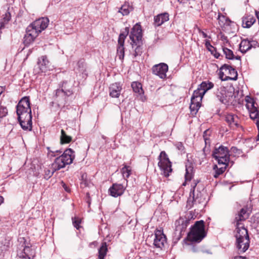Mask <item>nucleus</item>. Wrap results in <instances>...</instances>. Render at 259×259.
Instances as JSON below:
<instances>
[{
    "instance_id": "nucleus-54",
    "label": "nucleus",
    "mask_w": 259,
    "mask_h": 259,
    "mask_svg": "<svg viewBox=\"0 0 259 259\" xmlns=\"http://www.w3.org/2000/svg\"><path fill=\"white\" fill-rule=\"evenodd\" d=\"M61 183H62V186L63 188H64V190L65 191H66L67 192H68V193L70 192L71 190H70V189L69 188V187L63 182H62Z\"/></svg>"
},
{
    "instance_id": "nucleus-49",
    "label": "nucleus",
    "mask_w": 259,
    "mask_h": 259,
    "mask_svg": "<svg viewBox=\"0 0 259 259\" xmlns=\"http://www.w3.org/2000/svg\"><path fill=\"white\" fill-rule=\"evenodd\" d=\"M205 46L207 50L211 53L214 50L213 48H215L213 47L209 40H205Z\"/></svg>"
},
{
    "instance_id": "nucleus-23",
    "label": "nucleus",
    "mask_w": 259,
    "mask_h": 259,
    "mask_svg": "<svg viewBox=\"0 0 259 259\" xmlns=\"http://www.w3.org/2000/svg\"><path fill=\"white\" fill-rule=\"evenodd\" d=\"M66 165L67 164H66L64 159L59 156L55 158L54 162L51 165V167L52 169H54V171H56L65 167Z\"/></svg>"
},
{
    "instance_id": "nucleus-11",
    "label": "nucleus",
    "mask_w": 259,
    "mask_h": 259,
    "mask_svg": "<svg viewBox=\"0 0 259 259\" xmlns=\"http://www.w3.org/2000/svg\"><path fill=\"white\" fill-rule=\"evenodd\" d=\"M130 38L131 43H136L137 41H142V30L140 25L137 23L132 29Z\"/></svg>"
},
{
    "instance_id": "nucleus-33",
    "label": "nucleus",
    "mask_w": 259,
    "mask_h": 259,
    "mask_svg": "<svg viewBox=\"0 0 259 259\" xmlns=\"http://www.w3.org/2000/svg\"><path fill=\"white\" fill-rule=\"evenodd\" d=\"M72 137L68 135L64 130H61L60 136V143L61 144H68L71 142Z\"/></svg>"
},
{
    "instance_id": "nucleus-64",
    "label": "nucleus",
    "mask_w": 259,
    "mask_h": 259,
    "mask_svg": "<svg viewBox=\"0 0 259 259\" xmlns=\"http://www.w3.org/2000/svg\"><path fill=\"white\" fill-rule=\"evenodd\" d=\"M84 175H82V176H81V178H82V179L83 180L84 179Z\"/></svg>"
},
{
    "instance_id": "nucleus-59",
    "label": "nucleus",
    "mask_w": 259,
    "mask_h": 259,
    "mask_svg": "<svg viewBox=\"0 0 259 259\" xmlns=\"http://www.w3.org/2000/svg\"><path fill=\"white\" fill-rule=\"evenodd\" d=\"M233 259H247L246 257H243L241 256H235Z\"/></svg>"
},
{
    "instance_id": "nucleus-22",
    "label": "nucleus",
    "mask_w": 259,
    "mask_h": 259,
    "mask_svg": "<svg viewBox=\"0 0 259 259\" xmlns=\"http://www.w3.org/2000/svg\"><path fill=\"white\" fill-rule=\"evenodd\" d=\"M168 20L169 14L167 13L158 14L154 18V25L156 27L160 26Z\"/></svg>"
},
{
    "instance_id": "nucleus-35",
    "label": "nucleus",
    "mask_w": 259,
    "mask_h": 259,
    "mask_svg": "<svg viewBox=\"0 0 259 259\" xmlns=\"http://www.w3.org/2000/svg\"><path fill=\"white\" fill-rule=\"evenodd\" d=\"M131 45H132L133 47H134V46H137L135 50V53H134V56L135 57H136L138 56H141L143 52V48L142 47V46L143 45V42L137 41L136 43H131Z\"/></svg>"
},
{
    "instance_id": "nucleus-51",
    "label": "nucleus",
    "mask_w": 259,
    "mask_h": 259,
    "mask_svg": "<svg viewBox=\"0 0 259 259\" xmlns=\"http://www.w3.org/2000/svg\"><path fill=\"white\" fill-rule=\"evenodd\" d=\"M80 223L81 221L79 219H76V218H74V219H73V225L74 227L77 230H78L80 228L79 224Z\"/></svg>"
},
{
    "instance_id": "nucleus-39",
    "label": "nucleus",
    "mask_w": 259,
    "mask_h": 259,
    "mask_svg": "<svg viewBox=\"0 0 259 259\" xmlns=\"http://www.w3.org/2000/svg\"><path fill=\"white\" fill-rule=\"evenodd\" d=\"M224 166L218 168L217 165H214L213 166V169H215V174L213 175V177L215 178H218L220 175L222 174L226 169L227 166L229 165V163H226V164H223Z\"/></svg>"
},
{
    "instance_id": "nucleus-56",
    "label": "nucleus",
    "mask_w": 259,
    "mask_h": 259,
    "mask_svg": "<svg viewBox=\"0 0 259 259\" xmlns=\"http://www.w3.org/2000/svg\"><path fill=\"white\" fill-rule=\"evenodd\" d=\"M199 32L202 35V36L204 38H206V37H208L209 38H210V36H208L206 33H205L204 31H203L201 29H199Z\"/></svg>"
},
{
    "instance_id": "nucleus-55",
    "label": "nucleus",
    "mask_w": 259,
    "mask_h": 259,
    "mask_svg": "<svg viewBox=\"0 0 259 259\" xmlns=\"http://www.w3.org/2000/svg\"><path fill=\"white\" fill-rule=\"evenodd\" d=\"M222 19H224V20H225L226 21H230L228 18H226L224 16L222 15L221 13H219L218 17V19L219 20V22L222 21Z\"/></svg>"
},
{
    "instance_id": "nucleus-27",
    "label": "nucleus",
    "mask_w": 259,
    "mask_h": 259,
    "mask_svg": "<svg viewBox=\"0 0 259 259\" xmlns=\"http://www.w3.org/2000/svg\"><path fill=\"white\" fill-rule=\"evenodd\" d=\"M186 174L185 179L187 181H190L193 175V167L192 162L188 160L186 163Z\"/></svg>"
},
{
    "instance_id": "nucleus-45",
    "label": "nucleus",
    "mask_w": 259,
    "mask_h": 259,
    "mask_svg": "<svg viewBox=\"0 0 259 259\" xmlns=\"http://www.w3.org/2000/svg\"><path fill=\"white\" fill-rule=\"evenodd\" d=\"M230 152H231V155L233 154L234 156H239L240 155L242 154V151L241 150L238 149L236 147H232L231 148Z\"/></svg>"
},
{
    "instance_id": "nucleus-8",
    "label": "nucleus",
    "mask_w": 259,
    "mask_h": 259,
    "mask_svg": "<svg viewBox=\"0 0 259 259\" xmlns=\"http://www.w3.org/2000/svg\"><path fill=\"white\" fill-rule=\"evenodd\" d=\"M158 166L165 177H168L172 171L171 162L164 151H161L158 157Z\"/></svg>"
},
{
    "instance_id": "nucleus-60",
    "label": "nucleus",
    "mask_w": 259,
    "mask_h": 259,
    "mask_svg": "<svg viewBox=\"0 0 259 259\" xmlns=\"http://www.w3.org/2000/svg\"><path fill=\"white\" fill-rule=\"evenodd\" d=\"M5 91V88L2 86H0V96Z\"/></svg>"
},
{
    "instance_id": "nucleus-6",
    "label": "nucleus",
    "mask_w": 259,
    "mask_h": 259,
    "mask_svg": "<svg viewBox=\"0 0 259 259\" xmlns=\"http://www.w3.org/2000/svg\"><path fill=\"white\" fill-rule=\"evenodd\" d=\"M216 96L218 99L225 105H234L237 102L234 91L227 90L224 87H221L218 90Z\"/></svg>"
},
{
    "instance_id": "nucleus-7",
    "label": "nucleus",
    "mask_w": 259,
    "mask_h": 259,
    "mask_svg": "<svg viewBox=\"0 0 259 259\" xmlns=\"http://www.w3.org/2000/svg\"><path fill=\"white\" fill-rule=\"evenodd\" d=\"M229 150L227 147L220 145L215 147L212 154V156L217 161L219 164H226L230 162Z\"/></svg>"
},
{
    "instance_id": "nucleus-52",
    "label": "nucleus",
    "mask_w": 259,
    "mask_h": 259,
    "mask_svg": "<svg viewBox=\"0 0 259 259\" xmlns=\"http://www.w3.org/2000/svg\"><path fill=\"white\" fill-rule=\"evenodd\" d=\"M224 70L221 69V68H220V72H219V77L220 78L223 80V81H227V80H226V77H227V76H226L225 75L224 72L223 71Z\"/></svg>"
},
{
    "instance_id": "nucleus-2",
    "label": "nucleus",
    "mask_w": 259,
    "mask_h": 259,
    "mask_svg": "<svg viewBox=\"0 0 259 259\" xmlns=\"http://www.w3.org/2000/svg\"><path fill=\"white\" fill-rule=\"evenodd\" d=\"M49 20L47 18H41L33 21L26 28V34L23 38V44L26 47L31 44L42 30L48 26Z\"/></svg>"
},
{
    "instance_id": "nucleus-36",
    "label": "nucleus",
    "mask_w": 259,
    "mask_h": 259,
    "mask_svg": "<svg viewBox=\"0 0 259 259\" xmlns=\"http://www.w3.org/2000/svg\"><path fill=\"white\" fill-rule=\"evenodd\" d=\"M201 106L200 102L198 101L194 100V102L191 101V104L190 105V109L191 110V114H196L198 112L200 107Z\"/></svg>"
},
{
    "instance_id": "nucleus-24",
    "label": "nucleus",
    "mask_w": 259,
    "mask_h": 259,
    "mask_svg": "<svg viewBox=\"0 0 259 259\" xmlns=\"http://www.w3.org/2000/svg\"><path fill=\"white\" fill-rule=\"evenodd\" d=\"M250 112V117L251 119H256V124L258 130V135L257 136L256 141H259V116L258 111L255 106L252 108L247 109Z\"/></svg>"
},
{
    "instance_id": "nucleus-12",
    "label": "nucleus",
    "mask_w": 259,
    "mask_h": 259,
    "mask_svg": "<svg viewBox=\"0 0 259 259\" xmlns=\"http://www.w3.org/2000/svg\"><path fill=\"white\" fill-rule=\"evenodd\" d=\"M155 238L154 239V245L156 248L162 249L166 244V236L161 230H156L155 232Z\"/></svg>"
},
{
    "instance_id": "nucleus-28",
    "label": "nucleus",
    "mask_w": 259,
    "mask_h": 259,
    "mask_svg": "<svg viewBox=\"0 0 259 259\" xmlns=\"http://www.w3.org/2000/svg\"><path fill=\"white\" fill-rule=\"evenodd\" d=\"M132 10V7L128 3L125 2L119 9L118 12L121 13L122 16H126L128 15Z\"/></svg>"
},
{
    "instance_id": "nucleus-53",
    "label": "nucleus",
    "mask_w": 259,
    "mask_h": 259,
    "mask_svg": "<svg viewBox=\"0 0 259 259\" xmlns=\"http://www.w3.org/2000/svg\"><path fill=\"white\" fill-rule=\"evenodd\" d=\"M213 51L211 52V54L215 58L218 59L221 56V54L217 51L216 48H213Z\"/></svg>"
},
{
    "instance_id": "nucleus-4",
    "label": "nucleus",
    "mask_w": 259,
    "mask_h": 259,
    "mask_svg": "<svg viewBox=\"0 0 259 259\" xmlns=\"http://www.w3.org/2000/svg\"><path fill=\"white\" fill-rule=\"evenodd\" d=\"M236 233L235 246L238 253L245 252L249 248L250 245L249 237L247 230L244 226L236 228Z\"/></svg>"
},
{
    "instance_id": "nucleus-17",
    "label": "nucleus",
    "mask_w": 259,
    "mask_h": 259,
    "mask_svg": "<svg viewBox=\"0 0 259 259\" xmlns=\"http://www.w3.org/2000/svg\"><path fill=\"white\" fill-rule=\"evenodd\" d=\"M37 65L41 72H46L50 70V63L47 56H42L37 60Z\"/></svg>"
},
{
    "instance_id": "nucleus-20",
    "label": "nucleus",
    "mask_w": 259,
    "mask_h": 259,
    "mask_svg": "<svg viewBox=\"0 0 259 259\" xmlns=\"http://www.w3.org/2000/svg\"><path fill=\"white\" fill-rule=\"evenodd\" d=\"M122 86L118 82H115L110 85L109 87L110 96L112 98H118L120 95Z\"/></svg>"
},
{
    "instance_id": "nucleus-38",
    "label": "nucleus",
    "mask_w": 259,
    "mask_h": 259,
    "mask_svg": "<svg viewBox=\"0 0 259 259\" xmlns=\"http://www.w3.org/2000/svg\"><path fill=\"white\" fill-rule=\"evenodd\" d=\"M76 70L78 72L82 73L83 74L85 72V64L84 60L83 59H80L77 63V67Z\"/></svg>"
},
{
    "instance_id": "nucleus-15",
    "label": "nucleus",
    "mask_w": 259,
    "mask_h": 259,
    "mask_svg": "<svg viewBox=\"0 0 259 259\" xmlns=\"http://www.w3.org/2000/svg\"><path fill=\"white\" fill-rule=\"evenodd\" d=\"M125 190V187L120 184L114 183L109 189V193L111 196L117 197L122 195Z\"/></svg>"
},
{
    "instance_id": "nucleus-32",
    "label": "nucleus",
    "mask_w": 259,
    "mask_h": 259,
    "mask_svg": "<svg viewBox=\"0 0 259 259\" xmlns=\"http://www.w3.org/2000/svg\"><path fill=\"white\" fill-rule=\"evenodd\" d=\"M204 94H203V91L198 88V89L193 92V96L191 99V101L194 102V100H195L201 102Z\"/></svg>"
},
{
    "instance_id": "nucleus-10",
    "label": "nucleus",
    "mask_w": 259,
    "mask_h": 259,
    "mask_svg": "<svg viewBox=\"0 0 259 259\" xmlns=\"http://www.w3.org/2000/svg\"><path fill=\"white\" fill-rule=\"evenodd\" d=\"M129 33V28L126 27L124 31L120 33L118 39V46L117 48V54L120 60H123L124 56V40Z\"/></svg>"
},
{
    "instance_id": "nucleus-58",
    "label": "nucleus",
    "mask_w": 259,
    "mask_h": 259,
    "mask_svg": "<svg viewBox=\"0 0 259 259\" xmlns=\"http://www.w3.org/2000/svg\"><path fill=\"white\" fill-rule=\"evenodd\" d=\"M251 44L252 45V48H255L257 45L258 42L255 40H250Z\"/></svg>"
},
{
    "instance_id": "nucleus-63",
    "label": "nucleus",
    "mask_w": 259,
    "mask_h": 259,
    "mask_svg": "<svg viewBox=\"0 0 259 259\" xmlns=\"http://www.w3.org/2000/svg\"><path fill=\"white\" fill-rule=\"evenodd\" d=\"M81 184H84V186H87V181L85 180L83 181V182L81 183Z\"/></svg>"
},
{
    "instance_id": "nucleus-43",
    "label": "nucleus",
    "mask_w": 259,
    "mask_h": 259,
    "mask_svg": "<svg viewBox=\"0 0 259 259\" xmlns=\"http://www.w3.org/2000/svg\"><path fill=\"white\" fill-rule=\"evenodd\" d=\"M48 150V155L50 158L54 157L56 156L57 155H59L62 153V151L60 150H55V149H51V147H47Z\"/></svg>"
},
{
    "instance_id": "nucleus-50",
    "label": "nucleus",
    "mask_w": 259,
    "mask_h": 259,
    "mask_svg": "<svg viewBox=\"0 0 259 259\" xmlns=\"http://www.w3.org/2000/svg\"><path fill=\"white\" fill-rule=\"evenodd\" d=\"M208 131L206 130L204 131L203 133V139L205 142V146H206L207 145H210V139L207 137V133Z\"/></svg>"
},
{
    "instance_id": "nucleus-62",
    "label": "nucleus",
    "mask_w": 259,
    "mask_h": 259,
    "mask_svg": "<svg viewBox=\"0 0 259 259\" xmlns=\"http://www.w3.org/2000/svg\"><path fill=\"white\" fill-rule=\"evenodd\" d=\"M4 202V198L2 196H0V205Z\"/></svg>"
},
{
    "instance_id": "nucleus-48",
    "label": "nucleus",
    "mask_w": 259,
    "mask_h": 259,
    "mask_svg": "<svg viewBox=\"0 0 259 259\" xmlns=\"http://www.w3.org/2000/svg\"><path fill=\"white\" fill-rule=\"evenodd\" d=\"M8 114V109L6 107L0 106V118H3Z\"/></svg>"
},
{
    "instance_id": "nucleus-19",
    "label": "nucleus",
    "mask_w": 259,
    "mask_h": 259,
    "mask_svg": "<svg viewBox=\"0 0 259 259\" xmlns=\"http://www.w3.org/2000/svg\"><path fill=\"white\" fill-rule=\"evenodd\" d=\"M225 120L231 128H234L239 126L238 118L237 116L233 114L229 113L226 114L225 116Z\"/></svg>"
},
{
    "instance_id": "nucleus-13",
    "label": "nucleus",
    "mask_w": 259,
    "mask_h": 259,
    "mask_svg": "<svg viewBox=\"0 0 259 259\" xmlns=\"http://www.w3.org/2000/svg\"><path fill=\"white\" fill-rule=\"evenodd\" d=\"M168 65L164 63H161L155 65L152 68V72L158 76L160 78H165L166 76V73L168 71Z\"/></svg>"
},
{
    "instance_id": "nucleus-61",
    "label": "nucleus",
    "mask_w": 259,
    "mask_h": 259,
    "mask_svg": "<svg viewBox=\"0 0 259 259\" xmlns=\"http://www.w3.org/2000/svg\"><path fill=\"white\" fill-rule=\"evenodd\" d=\"M234 59L238 60H241V57L239 56H235L234 55Z\"/></svg>"
},
{
    "instance_id": "nucleus-40",
    "label": "nucleus",
    "mask_w": 259,
    "mask_h": 259,
    "mask_svg": "<svg viewBox=\"0 0 259 259\" xmlns=\"http://www.w3.org/2000/svg\"><path fill=\"white\" fill-rule=\"evenodd\" d=\"M132 169L130 166L124 165L121 169V172L124 179L128 178L131 175Z\"/></svg>"
},
{
    "instance_id": "nucleus-5",
    "label": "nucleus",
    "mask_w": 259,
    "mask_h": 259,
    "mask_svg": "<svg viewBox=\"0 0 259 259\" xmlns=\"http://www.w3.org/2000/svg\"><path fill=\"white\" fill-rule=\"evenodd\" d=\"M206 236L205 231L204 222L203 220L196 221L190 228L187 239L192 242L199 243Z\"/></svg>"
},
{
    "instance_id": "nucleus-26",
    "label": "nucleus",
    "mask_w": 259,
    "mask_h": 259,
    "mask_svg": "<svg viewBox=\"0 0 259 259\" xmlns=\"http://www.w3.org/2000/svg\"><path fill=\"white\" fill-rule=\"evenodd\" d=\"M252 48V45L250 40L248 39H244L241 40L239 45V50L241 53L245 54Z\"/></svg>"
},
{
    "instance_id": "nucleus-37",
    "label": "nucleus",
    "mask_w": 259,
    "mask_h": 259,
    "mask_svg": "<svg viewBox=\"0 0 259 259\" xmlns=\"http://www.w3.org/2000/svg\"><path fill=\"white\" fill-rule=\"evenodd\" d=\"M131 86L135 93H138L139 95L143 94L144 91L141 83L135 81L132 82Z\"/></svg>"
},
{
    "instance_id": "nucleus-3",
    "label": "nucleus",
    "mask_w": 259,
    "mask_h": 259,
    "mask_svg": "<svg viewBox=\"0 0 259 259\" xmlns=\"http://www.w3.org/2000/svg\"><path fill=\"white\" fill-rule=\"evenodd\" d=\"M199 181H194V185L191 189L190 195L193 196V200L187 201V207L191 208L194 204H201L206 202V193L203 185L199 184Z\"/></svg>"
},
{
    "instance_id": "nucleus-25",
    "label": "nucleus",
    "mask_w": 259,
    "mask_h": 259,
    "mask_svg": "<svg viewBox=\"0 0 259 259\" xmlns=\"http://www.w3.org/2000/svg\"><path fill=\"white\" fill-rule=\"evenodd\" d=\"M256 21L255 18L251 15H246L242 18V26L244 28H250Z\"/></svg>"
},
{
    "instance_id": "nucleus-42",
    "label": "nucleus",
    "mask_w": 259,
    "mask_h": 259,
    "mask_svg": "<svg viewBox=\"0 0 259 259\" xmlns=\"http://www.w3.org/2000/svg\"><path fill=\"white\" fill-rule=\"evenodd\" d=\"M10 243L9 241L5 240L0 243V254L4 251L7 250L10 247Z\"/></svg>"
},
{
    "instance_id": "nucleus-16",
    "label": "nucleus",
    "mask_w": 259,
    "mask_h": 259,
    "mask_svg": "<svg viewBox=\"0 0 259 259\" xmlns=\"http://www.w3.org/2000/svg\"><path fill=\"white\" fill-rule=\"evenodd\" d=\"M221 69L228 72L229 76L226 77V80H236L238 78V73L236 69L231 65L225 64L221 67Z\"/></svg>"
},
{
    "instance_id": "nucleus-57",
    "label": "nucleus",
    "mask_w": 259,
    "mask_h": 259,
    "mask_svg": "<svg viewBox=\"0 0 259 259\" xmlns=\"http://www.w3.org/2000/svg\"><path fill=\"white\" fill-rule=\"evenodd\" d=\"M86 200L88 204L90 205L91 204V198L89 192L86 193Z\"/></svg>"
},
{
    "instance_id": "nucleus-29",
    "label": "nucleus",
    "mask_w": 259,
    "mask_h": 259,
    "mask_svg": "<svg viewBox=\"0 0 259 259\" xmlns=\"http://www.w3.org/2000/svg\"><path fill=\"white\" fill-rule=\"evenodd\" d=\"M108 251L107 244L105 242H102L99 249H98V259H105Z\"/></svg>"
},
{
    "instance_id": "nucleus-34",
    "label": "nucleus",
    "mask_w": 259,
    "mask_h": 259,
    "mask_svg": "<svg viewBox=\"0 0 259 259\" xmlns=\"http://www.w3.org/2000/svg\"><path fill=\"white\" fill-rule=\"evenodd\" d=\"M213 87V83L211 82L203 81L199 85L198 88L203 91V94H205L208 90Z\"/></svg>"
},
{
    "instance_id": "nucleus-21",
    "label": "nucleus",
    "mask_w": 259,
    "mask_h": 259,
    "mask_svg": "<svg viewBox=\"0 0 259 259\" xmlns=\"http://www.w3.org/2000/svg\"><path fill=\"white\" fill-rule=\"evenodd\" d=\"M60 156L64 159L66 164H70L75 158L74 151L70 148L67 149Z\"/></svg>"
},
{
    "instance_id": "nucleus-30",
    "label": "nucleus",
    "mask_w": 259,
    "mask_h": 259,
    "mask_svg": "<svg viewBox=\"0 0 259 259\" xmlns=\"http://www.w3.org/2000/svg\"><path fill=\"white\" fill-rule=\"evenodd\" d=\"M11 19V15L9 12L7 11L5 15H3V18L0 21V30L5 27L6 24L10 21ZM2 32L0 31V33Z\"/></svg>"
},
{
    "instance_id": "nucleus-31",
    "label": "nucleus",
    "mask_w": 259,
    "mask_h": 259,
    "mask_svg": "<svg viewBox=\"0 0 259 259\" xmlns=\"http://www.w3.org/2000/svg\"><path fill=\"white\" fill-rule=\"evenodd\" d=\"M18 241L20 243H22L21 246L23 247V253L24 255H23V257H25L28 256V252L30 250V247L28 243H26V240L24 237H20L18 239Z\"/></svg>"
},
{
    "instance_id": "nucleus-44",
    "label": "nucleus",
    "mask_w": 259,
    "mask_h": 259,
    "mask_svg": "<svg viewBox=\"0 0 259 259\" xmlns=\"http://www.w3.org/2000/svg\"><path fill=\"white\" fill-rule=\"evenodd\" d=\"M245 101L246 102V107L247 109L249 108H252L255 106V101L253 99L249 96H246L245 98Z\"/></svg>"
},
{
    "instance_id": "nucleus-41",
    "label": "nucleus",
    "mask_w": 259,
    "mask_h": 259,
    "mask_svg": "<svg viewBox=\"0 0 259 259\" xmlns=\"http://www.w3.org/2000/svg\"><path fill=\"white\" fill-rule=\"evenodd\" d=\"M223 51L225 55L226 59L229 60L234 59V54L231 50L226 47H223Z\"/></svg>"
},
{
    "instance_id": "nucleus-14",
    "label": "nucleus",
    "mask_w": 259,
    "mask_h": 259,
    "mask_svg": "<svg viewBox=\"0 0 259 259\" xmlns=\"http://www.w3.org/2000/svg\"><path fill=\"white\" fill-rule=\"evenodd\" d=\"M249 215V212H248V208L247 207H244L241 208L238 214L236 215L235 218V221L236 223V228H238L239 227H241V226H244L241 222L247 219Z\"/></svg>"
},
{
    "instance_id": "nucleus-18",
    "label": "nucleus",
    "mask_w": 259,
    "mask_h": 259,
    "mask_svg": "<svg viewBox=\"0 0 259 259\" xmlns=\"http://www.w3.org/2000/svg\"><path fill=\"white\" fill-rule=\"evenodd\" d=\"M190 223L189 218L185 217H180L175 222L176 229L179 231L181 233L185 231L187 226Z\"/></svg>"
},
{
    "instance_id": "nucleus-1",
    "label": "nucleus",
    "mask_w": 259,
    "mask_h": 259,
    "mask_svg": "<svg viewBox=\"0 0 259 259\" xmlns=\"http://www.w3.org/2000/svg\"><path fill=\"white\" fill-rule=\"evenodd\" d=\"M16 113L22 128L31 131L32 113L29 97H24L19 101L16 106Z\"/></svg>"
},
{
    "instance_id": "nucleus-9",
    "label": "nucleus",
    "mask_w": 259,
    "mask_h": 259,
    "mask_svg": "<svg viewBox=\"0 0 259 259\" xmlns=\"http://www.w3.org/2000/svg\"><path fill=\"white\" fill-rule=\"evenodd\" d=\"M67 83L66 81H63L62 83L61 89L56 90V100L59 106L64 105L67 102L68 97L73 94L71 90L66 89Z\"/></svg>"
},
{
    "instance_id": "nucleus-47",
    "label": "nucleus",
    "mask_w": 259,
    "mask_h": 259,
    "mask_svg": "<svg viewBox=\"0 0 259 259\" xmlns=\"http://www.w3.org/2000/svg\"><path fill=\"white\" fill-rule=\"evenodd\" d=\"M175 146L176 148L180 151L181 154H183L185 153V147L182 142H177L175 144Z\"/></svg>"
},
{
    "instance_id": "nucleus-46",
    "label": "nucleus",
    "mask_w": 259,
    "mask_h": 259,
    "mask_svg": "<svg viewBox=\"0 0 259 259\" xmlns=\"http://www.w3.org/2000/svg\"><path fill=\"white\" fill-rule=\"evenodd\" d=\"M55 171H54V169H52V171L49 169H46L44 170V179L48 180H49L54 174Z\"/></svg>"
}]
</instances>
